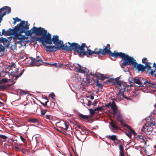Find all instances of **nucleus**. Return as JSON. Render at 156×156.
<instances>
[{
    "mask_svg": "<svg viewBox=\"0 0 156 156\" xmlns=\"http://www.w3.org/2000/svg\"><path fill=\"white\" fill-rule=\"evenodd\" d=\"M88 110L90 111V114L91 115H93L95 113L94 110L88 108Z\"/></svg>",
    "mask_w": 156,
    "mask_h": 156,
    "instance_id": "obj_40",
    "label": "nucleus"
},
{
    "mask_svg": "<svg viewBox=\"0 0 156 156\" xmlns=\"http://www.w3.org/2000/svg\"><path fill=\"white\" fill-rule=\"evenodd\" d=\"M65 48L66 49H65V50H66L68 51H70V45L69 46H68L67 45H65Z\"/></svg>",
    "mask_w": 156,
    "mask_h": 156,
    "instance_id": "obj_46",
    "label": "nucleus"
},
{
    "mask_svg": "<svg viewBox=\"0 0 156 156\" xmlns=\"http://www.w3.org/2000/svg\"><path fill=\"white\" fill-rule=\"evenodd\" d=\"M11 8H9V9L6 10V11L4 12L1 15H0V23H1L2 20V18L6 14H8L11 12Z\"/></svg>",
    "mask_w": 156,
    "mask_h": 156,
    "instance_id": "obj_18",
    "label": "nucleus"
},
{
    "mask_svg": "<svg viewBox=\"0 0 156 156\" xmlns=\"http://www.w3.org/2000/svg\"><path fill=\"white\" fill-rule=\"evenodd\" d=\"M91 101H90V100L88 101L87 103V105L88 106H90L91 105Z\"/></svg>",
    "mask_w": 156,
    "mask_h": 156,
    "instance_id": "obj_59",
    "label": "nucleus"
},
{
    "mask_svg": "<svg viewBox=\"0 0 156 156\" xmlns=\"http://www.w3.org/2000/svg\"><path fill=\"white\" fill-rule=\"evenodd\" d=\"M94 54H95L99 55L100 54H101V49L100 48L99 49L98 48H95L94 49V51H93Z\"/></svg>",
    "mask_w": 156,
    "mask_h": 156,
    "instance_id": "obj_26",
    "label": "nucleus"
},
{
    "mask_svg": "<svg viewBox=\"0 0 156 156\" xmlns=\"http://www.w3.org/2000/svg\"><path fill=\"white\" fill-rule=\"evenodd\" d=\"M99 108H101V107H99L98 108H95L94 110V111H97V110H99Z\"/></svg>",
    "mask_w": 156,
    "mask_h": 156,
    "instance_id": "obj_63",
    "label": "nucleus"
},
{
    "mask_svg": "<svg viewBox=\"0 0 156 156\" xmlns=\"http://www.w3.org/2000/svg\"><path fill=\"white\" fill-rule=\"evenodd\" d=\"M111 107L112 109H117V106L114 101H112V103H111Z\"/></svg>",
    "mask_w": 156,
    "mask_h": 156,
    "instance_id": "obj_29",
    "label": "nucleus"
},
{
    "mask_svg": "<svg viewBox=\"0 0 156 156\" xmlns=\"http://www.w3.org/2000/svg\"><path fill=\"white\" fill-rule=\"evenodd\" d=\"M125 133L126 135L129 138H131V133L129 131H127L125 132Z\"/></svg>",
    "mask_w": 156,
    "mask_h": 156,
    "instance_id": "obj_42",
    "label": "nucleus"
},
{
    "mask_svg": "<svg viewBox=\"0 0 156 156\" xmlns=\"http://www.w3.org/2000/svg\"><path fill=\"white\" fill-rule=\"evenodd\" d=\"M68 43L70 45V51L73 50L79 53V56L82 57L84 55H87V52L84 49L86 47V44L83 43L81 45L75 42L71 43L69 42Z\"/></svg>",
    "mask_w": 156,
    "mask_h": 156,
    "instance_id": "obj_3",
    "label": "nucleus"
},
{
    "mask_svg": "<svg viewBox=\"0 0 156 156\" xmlns=\"http://www.w3.org/2000/svg\"><path fill=\"white\" fill-rule=\"evenodd\" d=\"M110 46V45L109 44H108L106 46H105V47L103 49H101V54L102 55H103L104 54H109L111 51L110 50V48H108L107 47L108 46Z\"/></svg>",
    "mask_w": 156,
    "mask_h": 156,
    "instance_id": "obj_15",
    "label": "nucleus"
},
{
    "mask_svg": "<svg viewBox=\"0 0 156 156\" xmlns=\"http://www.w3.org/2000/svg\"><path fill=\"white\" fill-rule=\"evenodd\" d=\"M116 119L117 120L120 122L121 124L122 125L124 122L123 121V118L122 115L120 112H118L116 114Z\"/></svg>",
    "mask_w": 156,
    "mask_h": 156,
    "instance_id": "obj_17",
    "label": "nucleus"
},
{
    "mask_svg": "<svg viewBox=\"0 0 156 156\" xmlns=\"http://www.w3.org/2000/svg\"><path fill=\"white\" fill-rule=\"evenodd\" d=\"M112 110V112L113 114L114 115H115L116 113L117 114L118 112L117 109H114Z\"/></svg>",
    "mask_w": 156,
    "mask_h": 156,
    "instance_id": "obj_52",
    "label": "nucleus"
},
{
    "mask_svg": "<svg viewBox=\"0 0 156 156\" xmlns=\"http://www.w3.org/2000/svg\"><path fill=\"white\" fill-rule=\"evenodd\" d=\"M111 103L110 102H109L107 104H105V107H108L109 106H111Z\"/></svg>",
    "mask_w": 156,
    "mask_h": 156,
    "instance_id": "obj_58",
    "label": "nucleus"
},
{
    "mask_svg": "<svg viewBox=\"0 0 156 156\" xmlns=\"http://www.w3.org/2000/svg\"><path fill=\"white\" fill-rule=\"evenodd\" d=\"M142 62L143 63H144L145 65H146V58H143L142 59Z\"/></svg>",
    "mask_w": 156,
    "mask_h": 156,
    "instance_id": "obj_53",
    "label": "nucleus"
},
{
    "mask_svg": "<svg viewBox=\"0 0 156 156\" xmlns=\"http://www.w3.org/2000/svg\"><path fill=\"white\" fill-rule=\"evenodd\" d=\"M48 64H50V65H53L54 66H55V67H56L57 68H58L59 66H60L59 65H58L57 64L56 62H55V63H53Z\"/></svg>",
    "mask_w": 156,
    "mask_h": 156,
    "instance_id": "obj_49",
    "label": "nucleus"
},
{
    "mask_svg": "<svg viewBox=\"0 0 156 156\" xmlns=\"http://www.w3.org/2000/svg\"><path fill=\"white\" fill-rule=\"evenodd\" d=\"M25 23V21H22L19 24H17L14 29L11 28L9 29V32H11L14 37L19 38V36H22L21 34L24 33V25Z\"/></svg>",
    "mask_w": 156,
    "mask_h": 156,
    "instance_id": "obj_5",
    "label": "nucleus"
},
{
    "mask_svg": "<svg viewBox=\"0 0 156 156\" xmlns=\"http://www.w3.org/2000/svg\"><path fill=\"white\" fill-rule=\"evenodd\" d=\"M8 80L6 78L2 79L1 80H0V84L7 83L8 82Z\"/></svg>",
    "mask_w": 156,
    "mask_h": 156,
    "instance_id": "obj_36",
    "label": "nucleus"
},
{
    "mask_svg": "<svg viewBox=\"0 0 156 156\" xmlns=\"http://www.w3.org/2000/svg\"><path fill=\"white\" fill-rule=\"evenodd\" d=\"M19 94L20 95H26L28 94V93L26 91L22 90H20Z\"/></svg>",
    "mask_w": 156,
    "mask_h": 156,
    "instance_id": "obj_34",
    "label": "nucleus"
},
{
    "mask_svg": "<svg viewBox=\"0 0 156 156\" xmlns=\"http://www.w3.org/2000/svg\"><path fill=\"white\" fill-rule=\"evenodd\" d=\"M109 54H110L112 57H114V58H116L117 56H119L120 58L122 59H123V61L122 63V66H125V65L124 64L125 61L128 59L129 56L128 55H126L124 53L122 52H118L117 51H114L113 53H112L111 51Z\"/></svg>",
    "mask_w": 156,
    "mask_h": 156,
    "instance_id": "obj_7",
    "label": "nucleus"
},
{
    "mask_svg": "<svg viewBox=\"0 0 156 156\" xmlns=\"http://www.w3.org/2000/svg\"><path fill=\"white\" fill-rule=\"evenodd\" d=\"M137 93L136 91H133L132 93V97H134L137 96Z\"/></svg>",
    "mask_w": 156,
    "mask_h": 156,
    "instance_id": "obj_47",
    "label": "nucleus"
},
{
    "mask_svg": "<svg viewBox=\"0 0 156 156\" xmlns=\"http://www.w3.org/2000/svg\"><path fill=\"white\" fill-rule=\"evenodd\" d=\"M108 136V138L111 139L113 140H115L116 139V136L115 135H112L111 136Z\"/></svg>",
    "mask_w": 156,
    "mask_h": 156,
    "instance_id": "obj_35",
    "label": "nucleus"
},
{
    "mask_svg": "<svg viewBox=\"0 0 156 156\" xmlns=\"http://www.w3.org/2000/svg\"><path fill=\"white\" fill-rule=\"evenodd\" d=\"M79 115L80 117L84 119H87L88 118V116L84 115L82 114H80Z\"/></svg>",
    "mask_w": 156,
    "mask_h": 156,
    "instance_id": "obj_37",
    "label": "nucleus"
},
{
    "mask_svg": "<svg viewBox=\"0 0 156 156\" xmlns=\"http://www.w3.org/2000/svg\"><path fill=\"white\" fill-rule=\"evenodd\" d=\"M155 115V113L153 112H151L150 115L149 116L148 118H150V121L147 122V127L153 126L156 124L154 119L153 118Z\"/></svg>",
    "mask_w": 156,
    "mask_h": 156,
    "instance_id": "obj_12",
    "label": "nucleus"
},
{
    "mask_svg": "<svg viewBox=\"0 0 156 156\" xmlns=\"http://www.w3.org/2000/svg\"><path fill=\"white\" fill-rule=\"evenodd\" d=\"M147 83H148L149 84V87H151L153 88H156V84L150 83L147 80Z\"/></svg>",
    "mask_w": 156,
    "mask_h": 156,
    "instance_id": "obj_32",
    "label": "nucleus"
},
{
    "mask_svg": "<svg viewBox=\"0 0 156 156\" xmlns=\"http://www.w3.org/2000/svg\"><path fill=\"white\" fill-rule=\"evenodd\" d=\"M49 96L53 100H55V95L53 93H52L50 94Z\"/></svg>",
    "mask_w": 156,
    "mask_h": 156,
    "instance_id": "obj_39",
    "label": "nucleus"
},
{
    "mask_svg": "<svg viewBox=\"0 0 156 156\" xmlns=\"http://www.w3.org/2000/svg\"><path fill=\"white\" fill-rule=\"evenodd\" d=\"M143 84H140V85L138 87H139V89L142 90L143 92L145 93L146 91V86H145L144 87Z\"/></svg>",
    "mask_w": 156,
    "mask_h": 156,
    "instance_id": "obj_25",
    "label": "nucleus"
},
{
    "mask_svg": "<svg viewBox=\"0 0 156 156\" xmlns=\"http://www.w3.org/2000/svg\"><path fill=\"white\" fill-rule=\"evenodd\" d=\"M100 75L101 76V79L102 80H104L105 79L107 78L105 77V76H104V74H100Z\"/></svg>",
    "mask_w": 156,
    "mask_h": 156,
    "instance_id": "obj_51",
    "label": "nucleus"
},
{
    "mask_svg": "<svg viewBox=\"0 0 156 156\" xmlns=\"http://www.w3.org/2000/svg\"><path fill=\"white\" fill-rule=\"evenodd\" d=\"M56 42L55 45L46 46V51L50 52H54L61 48L64 50L66 49L65 48V45L63 42L62 40H59V37Z\"/></svg>",
    "mask_w": 156,
    "mask_h": 156,
    "instance_id": "obj_6",
    "label": "nucleus"
},
{
    "mask_svg": "<svg viewBox=\"0 0 156 156\" xmlns=\"http://www.w3.org/2000/svg\"><path fill=\"white\" fill-rule=\"evenodd\" d=\"M153 67H155L154 70H151V71L149 73H150L152 76L154 75L156 78V64L155 62L154 63Z\"/></svg>",
    "mask_w": 156,
    "mask_h": 156,
    "instance_id": "obj_19",
    "label": "nucleus"
},
{
    "mask_svg": "<svg viewBox=\"0 0 156 156\" xmlns=\"http://www.w3.org/2000/svg\"><path fill=\"white\" fill-rule=\"evenodd\" d=\"M86 48V49H87L86 50L87 51H86L87 52V53H88V54L89 55H91L92 54H94L93 51L91 50L90 49H88V48L87 46H86V47H84V49L85 50V48ZM86 56H88V55H86Z\"/></svg>",
    "mask_w": 156,
    "mask_h": 156,
    "instance_id": "obj_24",
    "label": "nucleus"
},
{
    "mask_svg": "<svg viewBox=\"0 0 156 156\" xmlns=\"http://www.w3.org/2000/svg\"><path fill=\"white\" fill-rule=\"evenodd\" d=\"M9 85L8 84H4L3 85H0V89L2 90H5L7 89Z\"/></svg>",
    "mask_w": 156,
    "mask_h": 156,
    "instance_id": "obj_30",
    "label": "nucleus"
},
{
    "mask_svg": "<svg viewBox=\"0 0 156 156\" xmlns=\"http://www.w3.org/2000/svg\"><path fill=\"white\" fill-rule=\"evenodd\" d=\"M133 79L132 78L130 77L129 78L128 80L129 82H130V83H133Z\"/></svg>",
    "mask_w": 156,
    "mask_h": 156,
    "instance_id": "obj_56",
    "label": "nucleus"
},
{
    "mask_svg": "<svg viewBox=\"0 0 156 156\" xmlns=\"http://www.w3.org/2000/svg\"><path fill=\"white\" fill-rule=\"evenodd\" d=\"M75 136L77 139L83 142L87 137L86 134V133H82L79 130H76V133L75 134Z\"/></svg>",
    "mask_w": 156,
    "mask_h": 156,
    "instance_id": "obj_11",
    "label": "nucleus"
},
{
    "mask_svg": "<svg viewBox=\"0 0 156 156\" xmlns=\"http://www.w3.org/2000/svg\"><path fill=\"white\" fill-rule=\"evenodd\" d=\"M13 44H12L10 48L12 51L16 50H17V45L16 43V41H13Z\"/></svg>",
    "mask_w": 156,
    "mask_h": 156,
    "instance_id": "obj_22",
    "label": "nucleus"
},
{
    "mask_svg": "<svg viewBox=\"0 0 156 156\" xmlns=\"http://www.w3.org/2000/svg\"><path fill=\"white\" fill-rule=\"evenodd\" d=\"M24 42V41L23 40L19 39V41H16V45L18 44H19L20 45L18 47L19 48L21 47L23 45V44Z\"/></svg>",
    "mask_w": 156,
    "mask_h": 156,
    "instance_id": "obj_23",
    "label": "nucleus"
},
{
    "mask_svg": "<svg viewBox=\"0 0 156 156\" xmlns=\"http://www.w3.org/2000/svg\"><path fill=\"white\" fill-rule=\"evenodd\" d=\"M13 19L14 20H15L16 22L21 21V20L20 19H19L17 17H16V18H13Z\"/></svg>",
    "mask_w": 156,
    "mask_h": 156,
    "instance_id": "obj_54",
    "label": "nucleus"
},
{
    "mask_svg": "<svg viewBox=\"0 0 156 156\" xmlns=\"http://www.w3.org/2000/svg\"><path fill=\"white\" fill-rule=\"evenodd\" d=\"M98 100L97 99H95L94 100L93 103V105L94 106H95L98 103Z\"/></svg>",
    "mask_w": 156,
    "mask_h": 156,
    "instance_id": "obj_55",
    "label": "nucleus"
},
{
    "mask_svg": "<svg viewBox=\"0 0 156 156\" xmlns=\"http://www.w3.org/2000/svg\"><path fill=\"white\" fill-rule=\"evenodd\" d=\"M127 60L125 63H123L125 65V66L132 65L134 68H136L138 72L144 71L146 68V65L144 66L141 64H138L135 60L132 57L129 56L128 59Z\"/></svg>",
    "mask_w": 156,
    "mask_h": 156,
    "instance_id": "obj_4",
    "label": "nucleus"
},
{
    "mask_svg": "<svg viewBox=\"0 0 156 156\" xmlns=\"http://www.w3.org/2000/svg\"><path fill=\"white\" fill-rule=\"evenodd\" d=\"M20 138L21 139V140L23 141V142H24V140H25V139L22 136H20Z\"/></svg>",
    "mask_w": 156,
    "mask_h": 156,
    "instance_id": "obj_62",
    "label": "nucleus"
},
{
    "mask_svg": "<svg viewBox=\"0 0 156 156\" xmlns=\"http://www.w3.org/2000/svg\"><path fill=\"white\" fill-rule=\"evenodd\" d=\"M11 35V33L9 31H5V29H3L2 30L1 34H0V36L4 35L6 36H9Z\"/></svg>",
    "mask_w": 156,
    "mask_h": 156,
    "instance_id": "obj_20",
    "label": "nucleus"
},
{
    "mask_svg": "<svg viewBox=\"0 0 156 156\" xmlns=\"http://www.w3.org/2000/svg\"><path fill=\"white\" fill-rule=\"evenodd\" d=\"M45 33L39 38H36V40H39L41 41L43 45H45L46 47L45 44L51 45L53 44L55 45L56 41L58 40L59 36L58 35H53L52 38L51 37V35L49 33L47 34V31H45Z\"/></svg>",
    "mask_w": 156,
    "mask_h": 156,
    "instance_id": "obj_1",
    "label": "nucleus"
},
{
    "mask_svg": "<svg viewBox=\"0 0 156 156\" xmlns=\"http://www.w3.org/2000/svg\"><path fill=\"white\" fill-rule=\"evenodd\" d=\"M8 67H9V66H8ZM13 68H14V71H13L12 72H11L10 74L9 72H8V73L9 74V78L12 79L14 77H15V80H16V79L21 76L23 73L24 70H22L18 75H17L18 73V71L17 68H15L12 66H11L9 67L10 70L12 69Z\"/></svg>",
    "mask_w": 156,
    "mask_h": 156,
    "instance_id": "obj_8",
    "label": "nucleus"
},
{
    "mask_svg": "<svg viewBox=\"0 0 156 156\" xmlns=\"http://www.w3.org/2000/svg\"><path fill=\"white\" fill-rule=\"evenodd\" d=\"M28 122L31 123H39V121L35 118L30 119L28 120Z\"/></svg>",
    "mask_w": 156,
    "mask_h": 156,
    "instance_id": "obj_21",
    "label": "nucleus"
},
{
    "mask_svg": "<svg viewBox=\"0 0 156 156\" xmlns=\"http://www.w3.org/2000/svg\"><path fill=\"white\" fill-rule=\"evenodd\" d=\"M133 83L138 84L139 85L140 84H144L146 83V80L144 82L142 81L141 80V78H139L138 77H135L133 79Z\"/></svg>",
    "mask_w": 156,
    "mask_h": 156,
    "instance_id": "obj_14",
    "label": "nucleus"
},
{
    "mask_svg": "<svg viewBox=\"0 0 156 156\" xmlns=\"http://www.w3.org/2000/svg\"><path fill=\"white\" fill-rule=\"evenodd\" d=\"M0 137L1 138L4 140H6L7 138H8V137L7 136L2 135H1Z\"/></svg>",
    "mask_w": 156,
    "mask_h": 156,
    "instance_id": "obj_50",
    "label": "nucleus"
},
{
    "mask_svg": "<svg viewBox=\"0 0 156 156\" xmlns=\"http://www.w3.org/2000/svg\"><path fill=\"white\" fill-rule=\"evenodd\" d=\"M109 124L113 127V129L118 130L119 129V127L114 123H112V122H110Z\"/></svg>",
    "mask_w": 156,
    "mask_h": 156,
    "instance_id": "obj_31",
    "label": "nucleus"
},
{
    "mask_svg": "<svg viewBox=\"0 0 156 156\" xmlns=\"http://www.w3.org/2000/svg\"><path fill=\"white\" fill-rule=\"evenodd\" d=\"M42 57L39 56H36V58L31 57V61L30 62V65L33 66L36 62H42L43 60L42 59Z\"/></svg>",
    "mask_w": 156,
    "mask_h": 156,
    "instance_id": "obj_13",
    "label": "nucleus"
},
{
    "mask_svg": "<svg viewBox=\"0 0 156 156\" xmlns=\"http://www.w3.org/2000/svg\"><path fill=\"white\" fill-rule=\"evenodd\" d=\"M120 155L119 156H124V154L123 152H120Z\"/></svg>",
    "mask_w": 156,
    "mask_h": 156,
    "instance_id": "obj_60",
    "label": "nucleus"
},
{
    "mask_svg": "<svg viewBox=\"0 0 156 156\" xmlns=\"http://www.w3.org/2000/svg\"><path fill=\"white\" fill-rule=\"evenodd\" d=\"M112 122V123H114V124H115L117 126V122H116L112 120V122Z\"/></svg>",
    "mask_w": 156,
    "mask_h": 156,
    "instance_id": "obj_64",
    "label": "nucleus"
},
{
    "mask_svg": "<svg viewBox=\"0 0 156 156\" xmlns=\"http://www.w3.org/2000/svg\"><path fill=\"white\" fill-rule=\"evenodd\" d=\"M148 60L147 59V70L151 71V70L153 69H151V67L150 65H152V64L151 62H148Z\"/></svg>",
    "mask_w": 156,
    "mask_h": 156,
    "instance_id": "obj_28",
    "label": "nucleus"
},
{
    "mask_svg": "<svg viewBox=\"0 0 156 156\" xmlns=\"http://www.w3.org/2000/svg\"><path fill=\"white\" fill-rule=\"evenodd\" d=\"M48 102V101H46L45 103H43V102H41V105H42L43 106H46L47 105V103Z\"/></svg>",
    "mask_w": 156,
    "mask_h": 156,
    "instance_id": "obj_57",
    "label": "nucleus"
},
{
    "mask_svg": "<svg viewBox=\"0 0 156 156\" xmlns=\"http://www.w3.org/2000/svg\"><path fill=\"white\" fill-rule=\"evenodd\" d=\"M36 135V136L35 137L36 141L37 144L41 140V135L40 134H37Z\"/></svg>",
    "mask_w": 156,
    "mask_h": 156,
    "instance_id": "obj_27",
    "label": "nucleus"
},
{
    "mask_svg": "<svg viewBox=\"0 0 156 156\" xmlns=\"http://www.w3.org/2000/svg\"><path fill=\"white\" fill-rule=\"evenodd\" d=\"M86 73H87V77H88V76L90 77V76H93V74H92V73L91 72H90L89 70H88V71Z\"/></svg>",
    "mask_w": 156,
    "mask_h": 156,
    "instance_id": "obj_44",
    "label": "nucleus"
},
{
    "mask_svg": "<svg viewBox=\"0 0 156 156\" xmlns=\"http://www.w3.org/2000/svg\"><path fill=\"white\" fill-rule=\"evenodd\" d=\"M116 83L119 86L118 88L119 89V92L120 95L123 96L125 98L127 99V97L124 95L123 93H125V94H126V93H128L127 90H126V87H124L123 85H122L121 82L119 81V78H116L115 79Z\"/></svg>",
    "mask_w": 156,
    "mask_h": 156,
    "instance_id": "obj_9",
    "label": "nucleus"
},
{
    "mask_svg": "<svg viewBox=\"0 0 156 156\" xmlns=\"http://www.w3.org/2000/svg\"><path fill=\"white\" fill-rule=\"evenodd\" d=\"M41 116L43 117L44 115H45V114L46 112V110H41Z\"/></svg>",
    "mask_w": 156,
    "mask_h": 156,
    "instance_id": "obj_43",
    "label": "nucleus"
},
{
    "mask_svg": "<svg viewBox=\"0 0 156 156\" xmlns=\"http://www.w3.org/2000/svg\"><path fill=\"white\" fill-rule=\"evenodd\" d=\"M51 115H44L43 116L44 118L47 119H50V118Z\"/></svg>",
    "mask_w": 156,
    "mask_h": 156,
    "instance_id": "obj_45",
    "label": "nucleus"
},
{
    "mask_svg": "<svg viewBox=\"0 0 156 156\" xmlns=\"http://www.w3.org/2000/svg\"><path fill=\"white\" fill-rule=\"evenodd\" d=\"M77 65H78L79 67V68L77 69V71L79 73L85 74L89 70H88L86 68H85L84 69H83L82 68L83 67H82L81 65L78 64H77Z\"/></svg>",
    "mask_w": 156,
    "mask_h": 156,
    "instance_id": "obj_16",
    "label": "nucleus"
},
{
    "mask_svg": "<svg viewBox=\"0 0 156 156\" xmlns=\"http://www.w3.org/2000/svg\"><path fill=\"white\" fill-rule=\"evenodd\" d=\"M119 149L120 151V152H124L123 146L121 144L119 145Z\"/></svg>",
    "mask_w": 156,
    "mask_h": 156,
    "instance_id": "obj_41",
    "label": "nucleus"
},
{
    "mask_svg": "<svg viewBox=\"0 0 156 156\" xmlns=\"http://www.w3.org/2000/svg\"><path fill=\"white\" fill-rule=\"evenodd\" d=\"M30 24L27 21H25L24 25V33L28 36H31L33 34H35L36 35L42 36V35L45 33V31H47L43 28L40 27H34L30 30H29Z\"/></svg>",
    "mask_w": 156,
    "mask_h": 156,
    "instance_id": "obj_2",
    "label": "nucleus"
},
{
    "mask_svg": "<svg viewBox=\"0 0 156 156\" xmlns=\"http://www.w3.org/2000/svg\"><path fill=\"white\" fill-rule=\"evenodd\" d=\"M122 126H123L126 127L129 130H130L131 129H132L131 127L127 125V124H126L125 123H124L122 125Z\"/></svg>",
    "mask_w": 156,
    "mask_h": 156,
    "instance_id": "obj_38",
    "label": "nucleus"
},
{
    "mask_svg": "<svg viewBox=\"0 0 156 156\" xmlns=\"http://www.w3.org/2000/svg\"><path fill=\"white\" fill-rule=\"evenodd\" d=\"M114 80V79L112 78L110 79L107 80V82L108 83H110L111 82V81L112 80Z\"/></svg>",
    "mask_w": 156,
    "mask_h": 156,
    "instance_id": "obj_61",
    "label": "nucleus"
},
{
    "mask_svg": "<svg viewBox=\"0 0 156 156\" xmlns=\"http://www.w3.org/2000/svg\"><path fill=\"white\" fill-rule=\"evenodd\" d=\"M10 45L9 41L7 39L0 37V52L4 51L5 48H7Z\"/></svg>",
    "mask_w": 156,
    "mask_h": 156,
    "instance_id": "obj_10",
    "label": "nucleus"
},
{
    "mask_svg": "<svg viewBox=\"0 0 156 156\" xmlns=\"http://www.w3.org/2000/svg\"><path fill=\"white\" fill-rule=\"evenodd\" d=\"M130 130L131 133L134 135H137V133L135 132V131L133 129Z\"/></svg>",
    "mask_w": 156,
    "mask_h": 156,
    "instance_id": "obj_48",
    "label": "nucleus"
},
{
    "mask_svg": "<svg viewBox=\"0 0 156 156\" xmlns=\"http://www.w3.org/2000/svg\"><path fill=\"white\" fill-rule=\"evenodd\" d=\"M62 123L65 126V128H64L62 127H60V128L63 129L64 130H67L68 128V126H67L66 123L64 121H62Z\"/></svg>",
    "mask_w": 156,
    "mask_h": 156,
    "instance_id": "obj_33",
    "label": "nucleus"
}]
</instances>
